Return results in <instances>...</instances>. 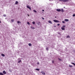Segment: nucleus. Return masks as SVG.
<instances>
[{
    "label": "nucleus",
    "mask_w": 75,
    "mask_h": 75,
    "mask_svg": "<svg viewBox=\"0 0 75 75\" xmlns=\"http://www.w3.org/2000/svg\"><path fill=\"white\" fill-rule=\"evenodd\" d=\"M53 21L55 23H59V21L56 20H54Z\"/></svg>",
    "instance_id": "nucleus-1"
},
{
    "label": "nucleus",
    "mask_w": 75,
    "mask_h": 75,
    "mask_svg": "<svg viewBox=\"0 0 75 75\" xmlns=\"http://www.w3.org/2000/svg\"><path fill=\"white\" fill-rule=\"evenodd\" d=\"M57 11H59V12H60L61 11V9H57L56 10Z\"/></svg>",
    "instance_id": "nucleus-2"
},
{
    "label": "nucleus",
    "mask_w": 75,
    "mask_h": 75,
    "mask_svg": "<svg viewBox=\"0 0 75 75\" xmlns=\"http://www.w3.org/2000/svg\"><path fill=\"white\" fill-rule=\"evenodd\" d=\"M27 7L28 8H29L30 10H31V8H30L29 6H27Z\"/></svg>",
    "instance_id": "nucleus-3"
},
{
    "label": "nucleus",
    "mask_w": 75,
    "mask_h": 75,
    "mask_svg": "<svg viewBox=\"0 0 75 75\" xmlns=\"http://www.w3.org/2000/svg\"><path fill=\"white\" fill-rule=\"evenodd\" d=\"M41 73L43 74V75H45V73L43 71H42L41 72Z\"/></svg>",
    "instance_id": "nucleus-4"
},
{
    "label": "nucleus",
    "mask_w": 75,
    "mask_h": 75,
    "mask_svg": "<svg viewBox=\"0 0 75 75\" xmlns=\"http://www.w3.org/2000/svg\"><path fill=\"white\" fill-rule=\"evenodd\" d=\"M48 22H49V23H50L51 24H52V22H51V21H48Z\"/></svg>",
    "instance_id": "nucleus-5"
},
{
    "label": "nucleus",
    "mask_w": 75,
    "mask_h": 75,
    "mask_svg": "<svg viewBox=\"0 0 75 75\" xmlns=\"http://www.w3.org/2000/svg\"><path fill=\"white\" fill-rule=\"evenodd\" d=\"M64 21H65L68 22L69 21V20L66 19L64 20Z\"/></svg>",
    "instance_id": "nucleus-6"
},
{
    "label": "nucleus",
    "mask_w": 75,
    "mask_h": 75,
    "mask_svg": "<svg viewBox=\"0 0 75 75\" xmlns=\"http://www.w3.org/2000/svg\"><path fill=\"white\" fill-rule=\"evenodd\" d=\"M3 74H6V72L5 71H3Z\"/></svg>",
    "instance_id": "nucleus-7"
},
{
    "label": "nucleus",
    "mask_w": 75,
    "mask_h": 75,
    "mask_svg": "<svg viewBox=\"0 0 75 75\" xmlns=\"http://www.w3.org/2000/svg\"><path fill=\"white\" fill-rule=\"evenodd\" d=\"M61 29L62 30H65V28L63 27H62L61 28Z\"/></svg>",
    "instance_id": "nucleus-8"
},
{
    "label": "nucleus",
    "mask_w": 75,
    "mask_h": 75,
    "mask_svg": "<svg viewBox=\"0 0 75 75\" xmlns=\"http://www.w3.org/2000/svg\"><path fill=\"white\" fill-rule=\"evenodd\" d=\"M69 0H64L63 1L64 2H66V1H68Z\"/></svg>",
    "instance_id": "nucleus-9"
},
{
    "label": "nucleus",
    "mask_w": 75,
    "mask_h": 75,
    "mask_svg": "<svg viewBox=\"0 0 75 75\" xmlns=\"http://www.w3.org/2000/svg\"><path fill=\"white\" fill-rule=\"evenodd\" d=\"M30 28H32V29H35V28H34V27H33L31 26Z\"/></svg>",
    "instance_id": "nucleus-10"
},
{
    "label": "nucleus",
    "mask_w": 75,
    "mask_h": 75,
    "mask_svg": "<svg viewBox=\"0 0 75 75\" xmlns=\"http://www.w3.org/2000/svg\"><path fill=\"white\" fill-rule=\"evenodd\" d=\"M1 55L2 56V57H5V55H4V54H1Z\"/></svg>",
    "instance_id": "nucleus-11"
},
{
    "label": "nucleus",
    "mask_w": 75,
    "mask_h": 75,
    "mask_svg": "<svg viewBox=\"0 0 75 75\" xmlns=\"http://www.w3.org/2000/svg\"><path fill=\"white\" fill-rule=\"evenodd\" d=\"M17 23H18V24H19L20 23H21V22L19 21H17Z\"/></svg>",
    "instance_id": "nucleus-12"
},
{
    "label": "nucleus",
    "mask_w": 75,
    "mask_h": 75,
    "mask_svg": "<svg viewBox=\"0 0 75 75\" xmlns=\"http://www.w3.org/2000/svg\"><path fill=\"white\" fill-rule=\"evenodd\" d=\"M61 11L62 13H63L64 11V10H63V9H61Z\"/></svg>",
    "instance_id": "nucleus-13"
},
{
    "label": "nucleus",
    "mask_w": 75,
    "mask_h": 75,
    "mask_svg": "<svg viewBox=\"0 0 75 75\" xmlns=\"http://www.w3.org/2000/svg\"><path fill=\"white\" fill-rule=\"evenodd\" d=\"M18 3V1H16V2H15L16 4H17Z\"/></svg>",
    "instance_id": "nucleus-14"
},
{
    "label": "nucleus",
    "mask_w": 75,
    "mask_h": 75,
    "mask_svg": "<svg viewBox=\"0 0 75 75\" xmlns=\"http://www.w3.org/2000/svg\"><path fill=\"white\" fill-rule=\"evenodd\" d=\"M67 38H70V36H69V35H68L67 37Z\"/></svg>",
    "instance_id": "nucleus-15"
},
{
    "label": "nucleus",
    "mask_w": 75,
    "mask_h": 75,
    "mask_svg": "<svg viewBox=\"0 0 75 75\" xmlns=\"http://www.w3.org/2000/svg\"><path fill=\"white\" fill-rule=\"evenodd\" d=\"M28 45L30 46H31V43H29Z\"/></svg>",
    "instance_id": "nucleus-16"
},
{
    "label": "nucleus",
    "mask_w": 75,
    "mask_h": 75,
    "mask_svg": "<svg viewBox=\"0 0 75 75\" xmlns=\"http://www.w3.org/2000/svg\"><path fill=\"white\" fill-rule=\"evenodd\" d=\"M0 75H3V74L2 73H0Z\"/></svg>",
    "instance_id": "nucleus-17"
},
{
    "label": "nucleus",
    "mask_w": 75,
    "mask_h": 75,
    "mask_svg": "<svg viewBox=\"0 0 75 75\" xmlns=\"http://www.w3.org/2000/svg\"><path fill=\"white\" fill-rule=\"evenodd\" d=\"M33 11L35 12V13H37V12L36 11H35V10H33Z\"/></svg>",
    "instance_id": "nucleus-18"
},
{
    "label": "nucleus",
    "mask_w": 75,
    "mask_h": 75,
    "mask_svg": "<svg viewBox=\"0 0 75 75\" xmlns=\"http://www.w3.org/2000/svg\"><path fill=\"white\" fill-rule=\"evenodd\" d=\"M36 70L37 71H40V69H36Z\"/></svg>",
    "instance_id": "nucleus-19"
},
{
    "label": "nucleus",
    "mask_w": 75,
    "mask_h": 75,
    "mask_svg": "<svg viewBox=\"0 0 75 75\" xmlns=\"http://www.w3.org/2000/svg\"><path fill=\"white\" fill-rule=\"evenodd\" d=\"M11 21L12 22H14V19H11Z\"/></svg>",
    "instance_id": "nucleus-20"
},
{
    "label": "nucleus",
    "mask_w": 75,
    "mask_h": 75,
    "mask_svg": "<svg viewBox=\"0 0 75 75\" xmlns=\"http://www.w3.org/2000/svg\"><path fill=\"white\" fill-rule=\"evenodd\" d=\"M32 23L33 24H35V22L34 21Z\"/></svg>",
    "instance_id": "nucleus-21"
},
{
    "label": "nucleus",
    "mask_w": 75,
    "mask_h": 75,
    "mask_svg": "<svg viewBox=\"0 0 75 75\" xmlns=\"http://www.w3.org/2000/svg\"><path fill=\"white\" fill-rule=\"evenodd\" d=\"M71 64H73V65H75V64L74 63H71Z\"/></svg>",
    "instance_id": "nucleus-22"
},
{
    "label": "nucleus",
    "mask_w": 75,
    "mask_h": 75,
    "mask_svg": "<svg viewBox=\"0 0 75 75\" xmlns=\"http://www.w3.org/2000/svg\"><path fill=\"white\" fill-rule=\"evenodd\" d=\"M21 60H20L19 61H18V63H20V62H21Z\"/></svg>",
    "instance_id": "nucleus-23"
},
{
    "label": "nucleus",
    "mask_w": 75,
    "mask_h": 75,
    "mask_svg": "<svg viewBox=\"0 0 75 75\" xmlns=\"http://www.w3.org/2000/svg\"><path fill=\"white\" fill-rule=\"evenodd\" d=\"M46 50H47V51L48 50V47L46 48Z\"/></svg>",
    "instance_id": "nucleus-24"
},
{
    "label": "nucleus",
    "mask_w": 75,
    "mask_h": 75,
    "mask_svg": "<svg viewBox=\"0 0 75 75\" xmlns=\"http://www.w3.org/2000/svg\"><path fill=\"white\" fill-rule=\"evenodd\" d=\"M27 24H28V25H30V23H29V22H27Z\"/></svg>",
    "instance_id": "nucleus-25"
},
{
    "label": "nucleus",
    "mask_w": 75,
    "mask_h": 75,
    "mask_svg": "<svg viewBox=\"0 0 75 75\" xmlns=\"http://www.w3.org/2000/svg\"><path fill=\"white\" fill-rule=\"evenodd\" d=\"M69 67H72V66L71 65H69Z\"/></svg>",
    "instance_id": "nucleus-26"
},
{
    "label": "nucleus",
    "mask_w": 75,
    "mask_h": 75,
    "mask_svg": "<svg viewBox=\"0 0 75 75\" xmlns=\"http://www.w3.org/2000/svg\"><path fill=\"white\" fill-rule=\"evenodd\" d=\"M58 59L59 61H62L61 59H60L59 58Z\"/></svg>",
    "instance_id": "nucleus-27"
},
{
    "label": "nucleus",
    "mask_w": 75,
    "mask_h": 75,
    "mask_svg": "<svg viewBox=\"0 0 75 75\" xmlns=\"http://www.w3.org/2000/svg\"><path fill=\"white\" fill-rule=\"evenodd\" d=\"M4 17H6V15H5V14H4Z\"/></svg>",
    "instance_id": "nucleus-28"
},
{
    "label": "nucleus",
    "mask_w": 75,
    "mask_h": 75,
    "mask_svg": "<svg viewBox=\"0 0 75 75\" xmlns=\"http://www.w3.org/2000/svg\"><path fill=\"white\" fill-rule=\"evenodd\" d=\"M73 17H75V14H74L73 15Z\"/></svg>",
    "instance_id": "nucleus-29"
},
{
    "label": "nucleus",
    "mask_w": 75,
    "mask_h": 75,
    "mask_svg": "<svg viewBox=\"0 0 75 75\" xmlns=\"http://www.w3.org/2000/svg\"><path fill=\"white\" fill-rule=\"evenodd\" d=\"M58 34H59V35H61V34H60V33L58 32Z\"/></svg>",
    "instance_id": "nucleus-30"
},
{
    "label": "nucleus",
    "mask_w": 75,
    "mask_h": 75,
    "mask_svg": "<svg viewBox=\"0 0 75 75\" xmlns=\"http://www.w3.org/2000/svg\"><path fill=\"white\" fill-rule=\"evenodd\" d=\"M62 23H65V21H62Z\"/></svg>",
    "instance_id": "nucleus-31"
},
{
    "label": "nucleus",
    "mask_w": 75,
    "mask_h": 75,
    "mask_svg": "<svg viewBox=\"0 0 75 75\" xmlns=\"http://www.w3.org/2000/svg\"><path fill=\"white\" fill-rule=\"evenodd\" d=\"M59 25H60V24H57V25L58 26Z\"/></svg>",
    "instance_id": "nucleus-32"
},
{
    "label": "nucleus",
    "mask_w": 75,
    "mask_h": 75,
    "mask_svg": "<svg viewBox=\"0 0 75 75\" xmlns=\"http://www.w3.org/2000/svg\"><path fill=\"white\" fill-rule=\"evenodd\" d=\"M63 27H65V25H63Z\"/></svg>",
    "instance_id": "nucleus-33"
},
{
    "label": "nucleus",
    "mask_w": 75,
    "mask_h": 75,
    "mask_svg": "<svg viewBox=\"0 0 75 75\" xmlns=\"http://www.w3.org/2000/svg\"><path fill=\"white\" fill-rule=\"evenodd\" d=\"M42 18V19L43 20H44V19H45L44 18Z\"/></svg>",
    "instance_id": "nucleus-34"
},
{
    "label": "nucleus",
    "mask_w": 75,
    "mask_h": 75,
    "mask_svg": "<svg viewBox=\"0 0 75 75\" xmlns=\"http://www.w3.org/2000/svg\"><path fill=\"white\" fill-rule=\"evenodd\" d=\"M37 64H40V63L39 62H38Z\"/></svg>",
    "instance_id": "nucleus-35"
},
{
    "label": "nucleus",
    "mask_w": 75,
    "mask_h": 75,
    "mask_svg": "<svg viewBox=\"0 0 75 75\" xmlns=\"http://www.w3.org/2000/svg\"><path fill=\"white\" fill-rule=\"evenodd\" d=\"M59 1H63V0L64 1V0H59Z\"/></svg>",
    "instance_id": "nucleus-36"
},
{
    "label": "nucleus",
    "mask_w": 75,
    "mask_h": 75,
    "mask_svg": "<svg viewBox=\"0 0 75 75\" xmlns=\"http://www.w3.org/2000/svg\"><path fill=\"white\" fill-rule=\"evenodd\" d=\"M54 61H52V63H53V64H54Z\"/></svg>",
    "instance_id": "nucleus-37"
},
{
    "label": "nucleus",
    "mask_w": 75,
    "mask_h": 75,
    "mask_svg": "<svg viewBox=\"0 0 75 75\" xmlns=\"http://www.w3.org/2000/svg\"><path fill=\"white\" fill-rule=\"evenodd\" d=\"M28 16H30V15L28 14Z\"/></svg>",
    "instance_id": "nucleus-38"
},
{
    "label": "nucleus",
    "mask_w": 75,
    "mask_h": 75,
    "mask_svg": "<svg viewBox=\"0 0 75 75\" xmlns=\"http://www.w3.org/2000/svg\"><path fill=\"white\" fill-rule=\"evenodd\" d=\"M42 11H44V10H42Z\"/></svg>",
    "instance_id": "nucleus-39"
},
{
    "label": "nucleus",
    "mask_w": 75,
    "mask_h": 75,
    "mask_svg": "<svg viewBox=\"0 0 75 75\" xmlns=\"http://www.w3.org/2000/svg\"><path fill=\"white\" fill-rule=\"evenodd\" d=\"M55 18H57V17L56 16L55 17Z\"/></svg>",
    "instance_id": "nucleus-40"
},
{
    "label": "nucleus",
    "mask_w": 75,
    "mask_h": 75,
    "mask_svg": "<svg viewBox=\"0 0 75 75\" xmlns=\"http://www.w3.org/2000/svg\"><path fill=\"white\" fill-rule=\"evenodd\" d=\"M38 25H40V24L38 23Z\"/></svg>",
    "instance_id": "nucleus-41"
},
{
    "label": "nucleus",
    "mask_w": 75,
    "mask_h": 75,
    "mask_svg": "<svg viewBox=\"0 0 75 75\" xmlns=\"http://www.w3.org/2000/svg\"><path fill=\"white\" fill-rule=\"evenodd\" d=\"M0 23H1V21H0Z\"/></svg>",
    "instance_id": "nucleus-42"
},
{
    "label": "nucleus",
    "mask_w": 75,
    "mask_h": 75,
    "mask_svg": "<svg viewBox=\"0 0 75 75\" xmlns=\"http://www.w3.org/2000/svg\"><path fill=\"white\" fill-rule=\"evenodd\" d=\"M39 23H40V22H39Z\"/></svg>",
    "instance_id": "nucleus-43"
}]
</instances>
